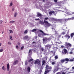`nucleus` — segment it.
<instances>
[{"instance_id":"37","label":"nucleus","mask_w":74,"mask_h":74,"mask_svg":"<svg viewBox=\"0 0 74 74\" xmlns=\"http://www.w3.org/2000/svg\"><path fill=\"white\" fill-rule=\"evenodd\" d=\"M2 69L3 70H4L5 71V67H4V66H3L2 67Z\"/></svg>"},{"instance_id":"21","label":"nucleus","mask_w":74,"mask_h":74,"mask_svg":"<svg viewBox=\"0 0 74 74\" xmlns=\"http://www.w3.org/2000/svg\"><path fill=\"white\" fill-rule=\"evenodd\" d=\"M50 70H47V71H45V74H47V73H49L50 71Z\"/></svg>"},{"instance_id":"16","label":"nucleus","mask_w":74,"mask_h":74,"mask_svg":"<svg viewBox=\"0 0 74 74\" xmlns=\"http://www.w3.org/2000/svg\"><path fill=\"white\" fill-rule=\"evenodd\" d=\"M65 37L67 39H69V38H70V36L69 35L67 34L65 36Z\"/></svg>"},{"instance_id":"22","label":"nucleus","mask_w":74,"mask_h":74,"mask_svg":"<svg viewBox=\"0 0 74 74\" xmlns=\"http://www.w3.org/2000/svg\"><path fill=\"white\" fill-rule=\"evenodd\" d=\"M65 61V60H64V59H63V60H61L60 61V62L61 63H63V62H64Z\"/></svg>"},{"instance_id":"57","label":"nucleus","mask_w":74,"mask_h":74,"mask_svg":"<svg viewBox=\"0 0 74 74\" xmlns=\"http://www.w3.org/2000/svg\"><path fill=\"white\" fill-rule=\"evenodd\" d=\"M61 47L64 48V46H63V45L61 46Z\"/></svg>"},{"instance_id":"26","label":"nucleus","mask_w":74,"mask_h":74,"mask_svg":"<svg viewBox=\"0 0 74 74\" xmlns=\"http://www.w3.org/2000/svg\"><path fill=\"white\" fill-rule=\"evenodd\" d=\"M65 61H66V62H69V59L67 58H66L64 59Z\"/></svg>"},{"instance_id":"25","label":"nucleus","mask_w":74,"mask_h":74,"mask_svg":"<svg viewBox=\"0 0 74 74\" xmlns=\"http://www.w3.org/2000/svg\"><path fill=\"white\" fill-rule=\"evenodd\" d=\"M27 71L28 72H30V68L29 67H28L27 68Z\"/></svg>"},{"instance_id":"34","label":"nucleus","mask_w":74,"mask_h":74,"mask_svg":"<svg viewBox=\"0 0 74 74\" xmlns=\"http://www.w3.org/2000/svg\"><path fill=\"white\" fill-rule=\"evenodd\" d=\"M3 49H0V53L2 52H3Z\"/></svg>"},{"instance_id":"7","label":"nucleus","mask_w":74,"mask_h":74,"mask_svg":"<svg viewBox=\"0 0 74 74\" xmlns=\"http://www.w3.org/2000/svg\"><path fill=\"white\" fill-rule=\"evenodd\" d=\"M69 45L70 47H71V44L69 43H66L65 46L66 47V48H67V49L69 48Z\"/></svg>"},{"instance_id":"18","label":"nucleus","mask_w":74,"mask_h":74,"mask_svg":"<svg viewBox=\"0 0 74 74\" xmlns=\"http://www.w3.org/2000/svg\"><path fill=\"white\" fill-rule=\"evenodd\" d=\"M63 1H60V2H59L58 3V5L59 6H60L61 5H62V4H63Z\"/></svg>"},{"instance_id":"4","label":"nucleus","mask_w":74,"mask_h":74,"mask_svg":"<svg viewBox=\"0 0 74 74\" xmlns=\"http://www.w3.org/2000/svg\"><path fill=\"white\" fill-rule=\"evenodd\" d=\"M60 7L62 8H63L64 9V10H66L67 12H65V13L66 14H65V16H67V15H70L69 13L68 12H69L70 11V10L67 9H66V8L65 6H61Z\"/></svg>"},{"instance_id":"31","label":"nucleus","mask_w":74,"mask_h":74,"mask_svg":"<svg viewBox=\"0 0 74 74\" xmlns=\"http://www.w3.org/2000/svg\"><path fill=\"white\" fill-rule=\"evenodd\" d=\"M33 60V59H31L29 60V62H31Z\"/></svg>"},{"instance_id":"23","label":"nucleus","mask_w":74,"mask_h":74,"mask_svg":"<svg viewBox=\"0 0 74 74\" xmlns=\"http://www.w3.org/2000/svg\"><path fill=\"white\" fill-rule=\"evenodd\" d=\"M42 66H43L45 63V60H43L42 61Z\"/></svg>"},{"instance_id":"53","label":"nucleus","mask_w":74,"mask_h":74,"mask_svg":"<svg viewBox=\"0 0 74 74\" xmlns=\"http://www.w3.org/2000/svg\"><path fill=\"white\" fill-rule=\"evenodd\" d=\"M54 2H57V0H54Z\"/></svg>"},{"instance_id":"9","label":"nucleus","mask_w":74,"mask_h":74,"mask_svg":"<svg viewBox=\"0 0 74 74\" xmlns=\"http://www.w3.org/2000/svg\"><path fill=\"white\" fill-rule=\"evenodd\" d=\"M46 70H51L52 69V67L49 66L47 65H46Z\"/></svg>"},{"instance_id":"50","label":"nucleus","mask_w":74,"mask_h":74,"mask_svg":"<svg viewBox=\"0 0 74 74\" xmlns=\"http://www.w3.org/2000/svg\"><path fill=\"white\" fill-rule=\"evenodd\" d=\"M70 54H73V52L72 51H71L69 52Z\"/></svg>"},{"instance_id":"54","label":"nucleus","mask_w":74,"mask_h":74,"mask_svg":"<svg viewBox=\"0 0 74 74\" xmlns=\"http://www.w3.org/2000/svg\"><path fill=\"white\" fill-rule=\"evenodd\" d=\"M35 39H36V38H37V36H35Z\"/></svg>"},{"instance_id":"64","label":"nucleus","mask_w":74,"mask_h":74,"mask_svg":"<svg viewBox=\"0 0 74 74\" xmlns=\"http://www.w3.org/2000/svg\"><path fill=\"white\" fill-rule=\"evenodd\" d=\"M12 11H14V8H13V9H12Z\"/></svg>"},{"instance_id":"5","label":"nucleus","mask_w":74,"mask_h":74,"mask_svg":"<svg viewBox=\"0 0 74 74\" xmlns=\"http://www.w3.org/2000/svg\"><path fill=\"white\" fill-rule=\"evenodd\" d=\"M51 19L54 22H61L63 21V19H57L52 18H51Z\"/></svg>"},{"instance_id":"38","label":"nucleus","mask_w":74,"mask_h":74,"mask_svg":"<svg viewBox=\"0 0 74 74\" xmlns=\"http://www.w3.org/2000/svg\"><path fill=\"white\" fill-rule=\"evenodd\" d=\"M16 49H19V47H18V46L16 45Z\"/></svg>"},{"instance_id":"17","label":"nucleus","mask_w":74,"mask_h":74,"mask_svg":"<svg viewBox=\"0 0 74 74\" xmlns=\"http://www.w3.org/2000/svg\"><path fill=\"white\" fill-rule=\"evenodd\" d=\"M50 15H52V14H54L55 12L54 11H50L49 12Z\"/></svg>"},{"instance_id":"40","label":"nucleus","mask_w":74,"mask_h":74,"mask_svg":"<svg viewBox=\"0 0 74 74\" xmlns=\"http://www.w3.org/2000/svg\"><path fill=\"white\" fill-rule=\"evenodd\" d=\"M64 69H66V70H69V68H66V67H64Z\"/></svg>"},{"instance_id":"33","label":"nucleus","mask_w":74,"mask_h":74,"mask_svg":"<svg viewBox=\"0 0 74 74\" xmlns=\"http://www.w3.org/2000/svg\"><path fill=\"white\" fill-rule=\"evenodd\" d=\"M16 15H17V13H16V12H15L14 15V17H16Z\"/></svg>"},{"instance_id":"20","label":"nucleus","mask_w":74,"mask_h":74,"mask_svg":"<svg viewBox=\"0 0 74 74\" xmlns=\"http://www.w3.org/2000/svg\"><path fill=\"white\" fill-rule=\"evenodd\" d=\"M64 21H69L70 20H71V18H68L67 19L65 18L64 19Z\"/></svg>"},{"instance_id":"30","label":"nucleus","mask_w":74,"mask_h":74,"mask_svg":"<svg viewBox=\"0 0 74 74\" xmlns=\"http://www.w3.org/2000/svg\"><path fill=\"white\" fill-rule=\"evenodd\" d=\"M36 30H37L36 29H33L32 30V32H36Z\"/></svg>"},{"instance_id":"19","label":"nucleus","mask_w":74,"mask_h":74,"mask_svg":"<svg viewBox=\"0 0 74 74\" xmlns=\"http://www.w3.org/2000/svg\"><path fill=\"white\" fill-rule=\"evenodd\" d=\"M9 64H8L7 65V71H9V70H10V67H9Z\"/></svg>"},{"instance_id":"55","label":"nucleus","mask_w":74,"mask_h":74,"mask_svg":"<svg viewBox=\"0 0 74 74\" xmlns=\"http://www.w3.org/2000/svg\"><path fill=\"white\" fill-rule=\"evenodd\" d=\"M72 69H73V70H74V66L72 67Z\"/></svg>"},{"instance_id":"12","label":"nucleus","mask_w":74,"mask_h":74,"mask_svg":"<svg viewBox=\"0 0 74 74\" xmlns=\"http://www.w3.org/2000/svg\"><path fill=\"white\" fill-rule=\"evenodd\" d=\"M24 40H27V41H29V37H28V36H25L24 38Z\"/></svg>"},{"instance_id":"24","label":"nucleus","mask_w":74,"mask_h":74,"mask_svg":"<svg viewBox=\"0 0 74 74\" xmlns=\"http://www.w3.org/2000/svg\"><path fill=\"white\" fill-rule=\"evenodd\" d=\"M18 63V60H16L14 63V64L15 65V64H16V63Z\"/></svg>"},{"instance_id":"46","label":"nucleus","mask_w":74,"mask_h":74,"mask_svg":"<svg viewBox=\"0 0 74 74\" xmlns=\"http://www.w3.org/2000/svg\"><path fill=\"white\" fill-rule=\"evenodd\" d=\"M70 19H71H71L73 20V19H74V17H73L71 18H70Z\"/></svg>"},{"instance_id":"48","label":"nucleus","mask_w":74,"mask_h":74,"mask_svg":"<svg viewBox=\"0 0 74 74\" xmlns=\"http://www.w3.org/2000/svg\"><path fill=\"white\" fill-rule=\"evenodd\" d=\"M61 34H65V32H62Z\"/></svg>"},{"instance_id":"10","label":"nucleus","mask_w":74,"mask_h":74,"mask_svg":"<svg viewBox=\"0 0 74 74\" xmlns=\"http://www.w3.org/2000/svg\"><path fill=\"white\" fill-rule=\"evenodd\" d=\"M55 36H56V37H58V38L60 37V36H61V35H60L59 36V34L58 33H57L56 31H55Z\"/></svg>"},{"instance_id":"6","label":"nucleus","mask_w":74,"mask_h":74,"mask_svg":"<svg viewBox=\"0 0 74 74\" xmlns=\"http://www.w3.org/2000/svg\"><path fill=\"white\" fill-rule=\"evenodd\" d=\"M59 69V66L58 65H56L54 67V69L53 70L54 73H55L56 71H58V70Z\"/></svg>"},{"instance_id":"60","label":"nucleus","mask_w":74,"mask_h":74,"mask_svg":"<svg viewBox=\"0 0 74 74\" xmlns=\"http://www.w3.org/2000/svg\"><path fill=\"white\" fill-rule=\"evenodd\" d=\"M69 30H70V29L68 30V33H69Z\"/></svg>"},{"instance_id":"14","label":"nucleus","mask_w":74,"mask_h":74,"mask_svg":"<svg viewBox=\"0 0 74 74\" xmlns=\"http://www.w3.org/2000/svg\"><path fill=\"white\" fill-rule=\"evenodd\" d=\"M32 50L30 49L29 51V56L32 55Z\"/></svg>"},{"instance_id":"15","label":"nucleus","mask_w":74,"mask_h":74,"mask_svg":"<svg viewBox=\"0 0 74 74\" xmlns=\"http://www.w3.org/2000/svg\"><path fill=\"white\" fill-rule=\"evenodd\" d=\"M51 46L52 45H48L46 46H45V47L46 48H47H47H48V47H49V48H51Z\"/></svg>"},{"instance_id":"11","label":"nucleus","mask_w":74,"mask_h":74,"mask_svg":"<svg viewBox=\"0 0 74 74\" xmlns=\"http://www.w3.org/2000/svg\"><path fill=\"white\" fill-rule=\"evenodd\" d=\"M42 15L40 13H38L37 17L40 16V19H42Z\"/></svg>"},{"instance_id":"52","label":"nucleus","mask_w":74,"mask_h":74,"mask_svg":"<svg viewBox=\"0 0 74 74\" xmlns=\"http://www.w3.org/2000/svg\"><path fill=\"white\" fill-rule=\"evenodd\" d=\"M62 30H64V32H66V30L63 29H62Z\"/></svg>"},{"instance_id":"59","label":"nucleus","mask_w":74,"mask_h":74,"mask_svg":"<svg viewBox=\"0 0 74 74\" xmlns=\"http://www.w3.org/2000/svg\"><path fill=\"white\" fill-rule=\"evenodd\" d=\"M62 74H65V73L64 72H63Z\"/></svg>"},{"instance_id":"3","label":"nucleus","mask_w":74,"mask_h":74,"mask_svg":"<svg viewBox=\"0 0 74 74\" xmlns=\"http://www.w3.org/2000/svg\"><path fill=\"white\" fill-rule=\"evenodd\" d=\"M52 38H54V37L52 36L50 38H48L46 37L44 38L43 39V44H46L47 43V41L48 40H51L52 39Z\"/></svg>"},{"instance_id":"29","label":"nucleus","mask_w":74,"mask_h":74,"mask_svg":"<svg viewBox=\"0 0 74 74\" xmlns=\"http://www.w3.org/2000/svg\"><path fill=\"white\" fill-rule=\"evenodd\" d=\"M73 36H74V33H72L71 34V38H72L73 37Z\"/></svg>"},{"instance_id":"51","label":"nucleus","mask_w":74,"mask_h":74,"mask_svg":"<svg viewBox=\"0 0 74 74\" xmlns=\"http://www.w3.org/2000/svg\"><path fill=\"white\" fill-rule=\"evenodd\" d=\"M27 64V61H26L25 62V65H26Z\"/></svg>"},{"instance_id":"36","label":"nucleus","mask_w":74,"mask_h":74,"mask_svg":"<svg viewBox=\"0 0 74 74\" xmlns=\"http://www.w3.org/2000/svg\"><path fill=\"white\" fill-rule=\"evenodd\" d=\"M74 60L73 59H70L69 60L70 62H73L74 61Z\"/></svg>"},{"instance_id":"58","label":"nucleus","mask_w":74,"mask_h":74,"mask_svg":"<svg viewBox=\"0 0 74 74\" xmlns=\"http://www.w3.org/2000/svg\"><path fill=\"white\" fill-rule=\"evenodd\" d=\"M18 45H20V43H18Z\"/></svg>"},{"instance_id":"43","label":"nucleus","mask_w":74,"mask_h":74,"mask_svg":"<svg viewBox=\"0 0 74 74\" xmlns=\"http://www.w3.org/2000/svg\"><path fill=\"white\" fill-rule=\"evenodd\" d=\"M8 44L9 45H11V42H8Z\"/></svg>"},{"instance_id":"47","label":"nucleus","mask_w":74,"mask_h":74,"mask_svg":"<svg viewBox=\"0 0 74 74\" xmlns=\"http://www.w3.org/2000/svg\"><path fill=\"white\" fill-rule=\"evenodd\" d=\"M12 3H11L10 4V6L11 7V6H12Z\"/></svg>"},{"instance_id":"49","label":"nucleus","mask_w":74,"mask_h":74,"mask_svg":"<svg viewBox=\"0 0 74 74\" xmlns=\"http://www.w3.org/2000/svg\"><path fill=\"white\" fill-rule=\"evenodd\" d=\"M41 49L42 51H44V48H42H42H41Z\"/></svg>"},{"instance_id":"2","label":"nucleus","mask_w":74,"mask_h":74,"mask_svg":"<svg viewBox=\"0 0 74 74\" xmlns=\"http://www.w3.org/2000/svg\"><path fill=\"white\" fill-rule=\"evenodd\" d=\"M39 31L41 33H42V34H38V36L40 37H42V36H49V34L44 33L43 31L41 30H39Z\"/></svg>"},{"instance_id":"63","label":"nucleus","mask_w":74,"mask_h":74,"mask_svg":"<svg viewBox=\"0 0 74 74\" xmlns=\"http://www.w3.org/2000/svg\"><path fill=\"white\" fill-rule=\"evenodd\" d=\"M1 45V43H0V47Z\"/></svg>"},{"instance_id":"62","label":"nucleus","mask_w":74,"mask_h":74,"mask_svg":"<svg viewBox=\"0 0 74 74\" xmlns=\"http://www.w3.org/2000/svg\"><path fill=\"white\" fill-rule=\"evenodd\" d=\"M72 73V72H69L68 73L69 74H70V73Z\"/></svg>"},{"instance_id":"35","label":"nucleus","mask_w":74,"mask_h":74,"mask_svg":"<svg viewBox=\"0 0 74 74\" xmlns=\"http://www.w3.org/2000/svg\"><path fill=\"white\" fill-rule=\"evenodd\" d=\"M55 58L56 59H58V56H56L55 57Z\"/></svg>"},{"instance_id":"41","label":"nucleus","mask_w":74,"mask_h":74,"mask_svg":"<svg viewBox=\"0 0 74 74\" xmlns=\"http://www.w3.org/2000/svg\"><path fill=\"white\" fill-rule=\"evenodd\" d=\"M10 39L11 40H12V36H10Z\"/></svg>"},{"instance_id":"32","label":"nucleus","mask_w":74,"mask_h":74,"mask_svg":"<svg viewBox=\"0 0 74 74\" xmlns=\"http://www.w3.org/2000/svg\"><path fill=\"white\" fill-rule=\"evenodd\" d=\"M14 22H15V21H10V23H14Z\"/></svg>"},{"instance_id":"1","label":"nucleus","mask_w":74,"mask_h":74,"mask_svg":"<svg viewBox=\"0 0 74 74\" xmlns=\"http://www.w3.org/2000/svg\"><path fill=\"white\" fill-rule=\"evenodd\" d=\"M49 19L48 17H46L44 19V22L41 21H39V23L40 24H41L42 25H44L46 27H48L51 25L48 21H46L47 20Z\"/></svg>"},{"instance_id":"42","label":"nucleus","mask_w":74,"mask_h":74,"mask_svg":"<svg viewBox=\"0 0 74 74\" xmlns=\"http://www.w3.org/2000/svg\"><path fill=\"white\" fill-rule=\"evenodd\" d=\"M51 64H52V65H54V64H55V62H53L51 63Z\"/></svg>"},{"instance_id":"28","label":"nucleus","mask_w":74,"mask_h":74,"mask_svg":"<svg viewBox=\"0 0 74 74\" xmlns=\"http://www.w3.org/2000/svg\"><path fill=\"white\" fill-rule=\"evenodd\" d=\"M9 32L10 33H13V31L11 29H10L9 30Z\"/></svg>"},{"instance_id":"45","label":"nucleus","mask_w":74,"mask_h":74,"mask_svg":"<svg viewBox=\"0 0 74 74\" xmlns=\"http://www.w3.org/2000/svg\"><path fill=\"white\" fill-rule=\"evenodd\" d=\"M56 74H62V73L59 72L57 73Z\"/></svg>"},{"instance_id":"61","label":"nucleus","mask_w":74,"mask_h":74,"mask_svg":"<svg viewBox=\"0 0 74 74\" xmlns=\"http://www.w3.org/2000/svg\"><path fill=\"white\" fill-rule=\"evenodd\" d=\"M45 52L46 53V52H47V50H45Z\"/></svg>"},{"instance_id":"13","label":"nucleus","mask_w":74,"mask_h":74,"mask_svg":"<svg viewBox=\"0 0 74 74\" xmlns=\"http://www.w3.org/2000/svg\"><path fill=\"white\" fill-rule=\"evenodd\" d=\"M63 52H64L65 54H66V53H67V50L66 49H63Z\"/></svg>"},{"instance_id":"44","label":"nucleus","mask_w":74,"mask_h":74,"mask_svg":"<svg viewBox=\"0 0 74 74\" xmlns=\"http://www.w3.org/2000/svg\"><path fill=\"white\" fill-rule=\"evenodd\" d=\"M2 23H3V21L1 20L0 21V24H2Z\"/></svg>"},{"instance_id":"8","label":"nucleus","mask_w":74,"mask_h":74,"mask_svg":"<svg viewBox=\"0 0 74 74\" xmlns=\"http://www.w3.org/2000/svg\"><path fill=\"white\" fill-rule=\"evenodd\" d=\"M34 63L35 64H36L37 63L38 64H40V60L38 59H37L35 61Z\"/></svg>"},{"instance_id":"39","label":"nucleus","mask_w":74,"mask_h":74,"mask_svg":"<svg viewBox=\"0 0 74 74\" xmlns=\"http://www.w3.org/2000/svg\"><path fill=\"white\" fill-rule=\"evenodd\" d=\"M27 33V30H25V31L24 32V34H26Z\"/></svg>"},{"instance_id":"27","label":"nucleus","mask_w":74,"mask_h":74,"mask_svg":"<svg viewBox=\"0 0 74 74\" xmlns=\"http://www.w3.org/2000/svg\"><path fill=\"white\" fill-rule=\"evenodd\" d=\"M25 48V46H23L22 47H21V50H23V49Z\"/></svg>"},{"instance_id":"56","label":"nucleus","mask_w":74,"mask_h":74,"mask_svg":"<svg viewBox=\"0 0 74 74\" xmlns=\"http://www.w3.org/2000/svg\"><path fill=\"white\" fill-rule=\"evenodd\" d=\"M39 18H38V19H35V20L36 21H37V20H39Z\"/></svg>"}]
</instances>
